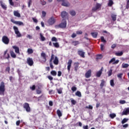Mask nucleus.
I'll use <instances>...</instances> for the list:
<instances>
[{"label": "nucleus", "instance_id": "nucleus-47", "mask_svg": "<svg viewBox=\"0 0 129 129\" xmlns=\"http://www.w3.org/2000/svg\"><path fill=\"white\" fill-rule=\"evenodd\" d=\"M101 42H103V43H106V40L104 39V37L103 36L101 37Z\"/></svg>", "mask_w": 129, "mask_h": 129}, {"label": "nucleus", "instance_id": "nucleus-22", "mask_svg": "<svg viewBox=\"0 0 129 129\" xmlns=\"http://www.w3.org/2000/svg\"><path fill=\"white\" fill-rule=\"evenodd\" d=\"M91 35H92V37L95 39V38H97V35H98V33L91 32Z\"/></svg>", "mask_w": 129, "mask_h": 129}, {"label": "nucleus", "instance_id": "nucleus-55", "mask_svg": "<svg viewBox=\"0 0 129 129\" xmlns=\"http://www.w3.org/2000/svg\"><path fill=\"white\" fill-rule=\"evenodd\" d=\"M54 60V54H52L51 56V58L49 62H52Z\"/></svg>", "mask_w": 129, "mask_h": 129}, {"label": "nucleus", "instance_id": "nucleus-3", "mask_svg": "<svg viewBox=\"0 0 129 129\" xmlns=\"http://www.w3.org/2000/svg\"><path fill=\"white\" fill-rule=\"evenodd\" d=\"M13 30L18 38H20V37L22 36V34H21V33H20V31H19V28H18L17 26H13Z\"/></svg>", "mask_w": 129, "mask_h": 129}, {"label": "nucleus", "instance_id": "nucleus-4", "mask_svg": "<svg viewBox=\"0 0 129 129\" xmlns=\"http://www.w3.org/2000/svg\"><path fill=\"white\" fill-rule=\"evenodd\" d=\"M2 42L5 44V45L9 44V43H10V39H9V37L7 36H4L2 37Z\"/></svg>", "mask_w": 129, "mask_h": 129}, {"label": "nucleus", "instance_id": "nucleus-17", "mask_svg": "<svg viewBox=\"0 0 129 129\" xmlns=\"http://www.w3.org/2000/svg\"><path fill=\"white\" fill-rule=\"evenodd\" d=\"M13 48L14 49L15 53L17 54H20V48L16 46H13Z\"/></svg>", "mask_w": 129, "mask_h": 129}, {"label": "nucleus", "instance_id": "nucleus-33", "mask_svg": "<svg viewBox=\"0 0 129 129\" xmlns=\"http://www.w3.org/2000/svg\"><path fill=\"white\" fill-rule=\"evenodd\" d=\"M53 45L55 48H59L60 47V45H59V43L58 42H55V43H53Z\"/></svg>", "mask_w": 129, "mask_h": 129}, {"label": "nucleus", "instance_id": "nucleus-18", "mask_svg": "<svg viewBox=\"0 0 129 129\" xmlns=\"http://www.w3.org/2000/svg\"><path fill=\"white\" fill-rule=\"evenodd\" d=\"M61 6H63V7H69L70 4H69V2L63 0L61 4Z\"/></svg>", "mask_w": 129, "mask_h": 129}, {"label": "nucleus", "instance_id": "nucleus-51", "mask_svg": "<svg viewBox=\"0 0 129 129\" xmlns=\"http://www.w3.org/2000/svg\"><path fill=\"white\" fill-rule=\"evenodd\" d=\"M126 9L127 10H128L129 9V0L127 1V3H126Z\"/></svg>", "mask_w": 129, "mask_h": 129}, {"label": "nucleus", "instance_id": "nucleus-56", "mask_svg": "<svg viewBox=\"0 0 129 129\" xmlns=\"http://www.w3.org/2000/svg\"><path fill=\"white\" fill-rule=\"evenodd\" d=\"M49 65L51 69H54V66H53V64L52 63L51 61L50 62Z\"/></svg>", "mask_w": 129, "mask_h": 129}, {"label": "nucleus", "instance_id": "nucleus-64", "mask_svg": "<svg viewBox=\"0 0 129 129\" xmlns=\"http://www.w3.org/2000/svg\"><path fill=\"white\" fill-rule=\"evenodd\" d=\"M83 129H88V125L83 126Z\"/></svg>", "mask_w": 129, "mask_h": 129}, {"label": "nucleus", "instance_id": "nucleus-61", "mask_svg": "<svg viewBox=\"0 0 129 129\" xmlns=\"http://www.w3.org/2000/svg\"><path fill=\"white\" fill-rule=\"evenodd\" d=\"M9 3L11 5V6H14V2H13V0H9Z\"/></svg>", "mask_w": 129, "mask_h": 129}, {"label": "nucleus", "instance_id": "nucleus-62", "mask_svg": "<svg viewBox=\"0 0 129 129\" xmlns=\"http://www.w3.org/2000/svg\"><path fill=\"white\" fill-rule=\"evenodd\" d=\"M49 105H50V106H53V101H49Z\"/></svg>", "mask_w": 129, "mask_h": 129}, {"label": "nucleus", "instance_id": "nucleus-7", "mask_svg": "<svg viewBox=\"0 0 129 129\" xmlns=\"http://www.w3.org/2000/svg\"><path fill=\"white\" fill-rule=\"evenodd\" d=\"M11 22L15 25H18V26H24V23L22 21H16L14 19H11Z\"/></svg>", "mask_w": 129, "mask_h": 129}, {"label": "nucleus", "instance_id": "nucleus-9", "mask_svg": "<svg viewBox=\"0 0 129 129\" xmlns=\"http://www.w3.org/2000/svg\"><path fill=\"white\" fill-rule=\"evenodd\" d=\"M127 114H129V107L125 108L122 112V115H127Z\"/></svg>", "mask_w": 129, "mask_h": 129}, {"label": "nucleus", "instance_id": "nucleus-34", "mask_svg": "<svg viewBox=\"0 0 129 129\" xmlns=\"http://www.w3.org/2000/svg\"><path fill=\"white\" fill-rule=\"evenodd\" d=\"M108 73V77H110L111 75H112V70L110 69L109 71L107 72Z\"/></svg>", "mask_w": 129, "mask_h": 129}, {"label": "nucleus", "instance_id": "nucleus-10", "mask_svg": "<svg viewBox=\"0 0 129 129\" xmlns=\"http://www.w3.org/2000/svg\"><path fill=\"white\" fill-rule=\"evenodd\" d=\"M78 54L80 56V57H82V58H85V52H84L82 50H78Z\"/></svg>", "mask_w": 129, "mask_h": 129}, {"label": "nucleus", "instance_id": "nucleus-41", "mask_svg": "<svg viewBox=\"0 0 129 129\" xmlns=\"http://www.w3.org/2000/svg\"><path fill=\"white\" fill-rule=\"evenodd\" d=\"M71 100L72 104H73V105H75V104H76L77 103V102L75 101V100L72 98H71Z\"/></svg>", "mask_w": 129, "mask_h": 129}, {"label": "nucleus", "instance_id": "nucleus-8", "mask_svg": "<svg viewBox=\"0 0 129 129\" xmlns=\"http://www.w3.org/2000/svg\"><path fill=\"white\" fill-rule=\"evenodd\" d=\"M72 59H69L68 62V71L70 72V70L71 69V67L72 66Z\"/></svg>", "mask_w": 129, "mask_h": 129}, {"label": "nucleus", "instance_id": "nucleus-32", "mask_svg": "<svg viewBox=\"0 0 129 129\" xmlns=\"http://www.w3.org/2000/svg\"><path fill=\"white\" fill-rule=\"evenodd\" d=\"M113 5V1L112 0H109V2L108 3V7H112Z\"/></svg>", "mask_w": 129, "mask_h": 129}, {"label": "nucleus", "instance_id": "nucleus-1", "mask_svg": "<svg viewBox=\"0 0 129 129\" xmlns=\"http://www.w3.org/2000/svg\"><path fill=\"white\" fill-rule=\"evenodd\" d=\"M6 91V85L5 82H2L0 84V95H5Z\"/></svg>", "mask_w": 129, "mask_h": 129}, {"label": "nucleus", "instance_id": "nucleus-53", "mask_svg": "<svg viewBox=\"0 0 129 129\" xmlns=\"http://www.w3.org/2000/svg\"><path fill=\"white\" fill-rule=\"evenodd\" d=\"M82 31H77V32H76V34H77V35H82Z\"/></svg>", "mask_w": 129, "mask_h": 129}, {"label": "nucleus", "instance_id": "nucleus-12", "mask_svg": "<svg viewBox=\"0 0 129 129\" xmlns=\"http://www.w3.org/2000/svg\"><path fill=\"white\" fill-rule=\"evenodd\" d=\"M86 78L91 77V70H89L85 74Z\"/></svg>", "mask_w": 129, "mask_h": 129}, {"label": "nucleus", "instance_id": "nucleus-40", "mask_svg": "<svg viewBox=\"0 0 129 129\" xmlns=\"http://www.w3.org/2000/svg\"><path fill=\"white\" fill-rule=\"evenodd\" d=\"M71 90L73 91V92H75V91H76V90H77V87H76L75 86H73L72 87Z\"/></svg>", "mask_w": 129, "mask_h": 129}, {"label": "nucleus", "instance_id": "nucleus-45", "mask_svg": "<svg viewBox=\"0 0 129 129\" xmlns=\"http://www.w3.org/2000/svg\"><path fill=\"white\" fill-rule=\"evenodd\" d=\"M122 66L123 68H127V67H128L129 65L127 63H124V64L123 63Z\"/></svg>", "mask_w": 129, "mask_h": 129}, {"label": "nucleus", "instance_id": "nucleus-43", "mask_svg": "<svg viewBox=\"0 0 129 129\" xmlns=\"http://www.w3.org/2000/svg\"><path fill=\"white\" fill-rule=\"evenodd\" d=\"M96 8L98 10L99 9H100L101 8V4L97 3L96 5Z\"/></svg>", "mask_w": 129, "mask_h": 129}, {"label": "nucleus", "instance_id": "nucleus-29", "mask_svg": "<svg viewBox=\"0 0 129 129\" xmlns=\"http://www.w3.org/2000/svg\"><path fill=\"white\" fill-rule=\"evenodd\" d=\"M127 121H128V118H124L121 121V123L122 124H124V123L127 122Z\"/></svg>", "mask_w": 129, "mask_h": 129}, {"label": "nucleus", "instance_id": "nucleus-58", "mask_svg": "<svg viewBox=\"0 0 129 129\" xmlns=\"http://www.w3.org/2000/svg\"><path fill=\"white\" fill-rule=\"evenodd\" d=\"M42 17L43 18H45V17H46V12H45V11H42Z\"/></svg>", "mask_w": 129, "mask_h": 129}, {"label": "nucleus", "instance_id": "nucleus-44", "mask_svg": "<svg viewBox=\"0 0 129 129\" xmlns=\"http://www.w3.org/2000/svg\"><path fill=\"white\" fill-rule=\"evenodd\" d=\"M118 78H120V79H122V73L118 74L117 75Z\"/></svg>", "mask_w": 129, "mask_h": 129}, {"label": "nucleus", "instance_id": "nucleus-54", "mask_svg": "<svg viewBox=\"0 0 129 129\" xmlns=\"http://www.w3.org/2000/svg\"><path fill=\"white\" fill-rule=\"evenodd\" d=\"M104 45L101 44L100 45V49L101 51H103V50H104Z\"/></svg>", "mask_w": 129, "mask_h": 129}, {"label": "nucleus", "instance_id": "nucleus-42", "mask_svg": "<svg viewBox=\"0 0 129 129\" xmlns=\"http://www.w3.org/2000/svg\"><path fill=\"white\" fill-rule=\"evenodd\" d=\"M27 53H28V54H32L33 49L31 48H28L27 50Z\"/></svg>", "mask_w": 129, "mask_h": 129}, {"label": "nucleus", "instance_id": "nucleus-15", "mask_svg": "<svg viewBox=\"0 0 129 129\" xmlns=\"http://www.w3.org/2000/svg\"><path fill=\"white\" fill-rule=\"evenodd\" d=\"M80 63L78 62H76L74 63V68H75V71L76 72H77V71L78 70V68L79 67V65Z\"/></svg>", "mask_w": 129, "mask_h": 129}, {"label": "nucleus", "instance_id": "nucleus-23", "mask_svg": "<svg viewBox=\"0 0 129 129\" xmlns=\"http://www.w3.org/2000/svg\"><path fill=\"white\" fill-rule=\"evenodd\" d=\"M80 43L78 41H73L72 42V44L73 45V46H77V45H79Z\"/></svg>", "mask_w": 129, "mask_h": 129}, {"label": "nucleus", "instance_id": "nucleus-2", "mask_svg": "<svg viewBox=\"0 0 129 129\" xmlns=\"http://www.w3.org/2000/svg\"><path fill=\"white\" fill-rule=\"evenodd\" d=\"M62 21L63 22H61L59 25H56L55 28H61V29H65L67 25V22H66V20L64 19L62 20Z\"/></svg>", "mask_w": 129, "mask_h": 129}, {"label": "nucleus", "instance_id": "nucleus-13", "mask_svg": "<svg viewBox=\"0 0 129 129\" xmlns=\"http://www.w3.org/2000/svg\"><path fill=\"white\" fill-rule=\"evenodd\" d=\"M103 71V67H102L101 70H100L98 72H97L96 76L97 77H100V76H101V74H102Z\"/></svg>", "mask_w": 129, "mask_h": 129}, {"label": "nucleus", "instance_id": "nucleus-31", "mask_svg": "<svg viewBox=\"0 0 129 129\" xmlns=\"http://www.w3.org/2000/svg\"><path fill=\"white\" fill-rule=\"evenodd\" d=\"M40 37L41 41H45V40H46V38H45V37L43 36V34L42 33H40Z\"/></svg>", "mask_w": 129, "mask_h": 129}, {"label": "nucleus", "instance_id": "nucleus-24", "mask_svg": "<svg viewBox=\"0 0 129 129\" xmlns=\"http://www.w3.org/2000/svg\"><path fill=\"white\" fill-rule=\"evenodd\" d=\"M37 94H41L42 93V90H41V88L38 86V89L36 90Z\"/></svg>", "mask_w": 129, "mask_h": 129}, {"label": "nucleus", "instance_id": "nucleus-48", "mask_svg": "<svg viewBox=\"0 0 129 129\" xmlns=\"http://www.w3.org/2000/svg\"><path fill=\"white\" fill-rule=\"evenodd\" d=\"M51 41L52 42H57V41H58V40L57 39V38L55 37H53L51 38Z\"/></svg>", "mask_w": 129, "mask_h": 129}, {"label": "nucleus", "instance_id": "nucleus-28", "mask_svg": "<svg viewBox=\"0 0 129 129\" xmlns=\"http://www.w3.org/2000/svg\"><path fill=\"white\" fill-rule=\"evenodd\" d=\"M75 95H76V96H78V97H81V96H82V95L81 94V92L79 91H77L76 92Z\"/></svg>", "mask_w": 129, "mask_h": 129}, {"label": "nucleus", "instance_id": "nucleus-26", "mask_svg": "<svg viewBox=\"0 0 129 129\" xmlns=\"http://www.w3.org/2000/svg\"><path fill=\"white\" fill-rule=\"evenodd\" d=\"M11 56L12 58H16L17 57V55H16V53L14 52V51H11L10 52Z\"/></svg>", "mask_w": 129, "mask_h": 129}, {"label": "nucleus", "instance_id": "nucleus-16", "mask_svg": "<svg viewBox=\"0 0 129 129\" xmlns=\"http://www.w3.org/2000/svg\"><path fill=\"white\" fill-rule=\"evenodd\" d=\"M61 18L64 19V18H66L68 16V13L66 12V11H62L60 15Z\"/></svg>", "mask_w": 129, "mask_h": 129}, {"label": "nucleus", "instance_id": "nucleus-27", "mask_svg": "<svg viewBox=\"0 0 129 129\" xmlns=\"http://www.w3.org/2000/svg\"><path fill=\"white\" fill-rule=\"evenodd\" d=\"M56 113L58 116V117H61L62 116V112H61V111L59 109L57 110Z\"/></svg>", "mask_w": 129, "mask_h": 129}, {"label": "nucleus", "instance_id": "nucleus-52", "mask_svg": "<svg viewBox=\"0 0 129 129\" xmlns=\"http://www.w3.org/2000/svg\"><path fill=\"white\" fill-rule=\"evenodd\" d=\"M119 103L120 104H124V103H126V102L125 100H120L119 101Z\"/></svg>", "mask_w": 129, "mask_h": 129}, {"label": "nucleus", "instance_id": "nucleus-37", "mask_svg": "<svg viewBox=\"0 0 129 129\" xmlns=\"http://www.w3.org/2000/svg\"><path fill=\"white\" fill-rule=\"evenodd\" d=\"M70 15L71 16H75L76 15V12H75L74 10H72L70 12Z\"/></svg>", "mask_w": 129, "mask_h": 129}, {"label": "nucleus", "instance_id": "nucleus-30", "mask_svg": "<svg viewBox=\"0 0 129 129\" xmlns=\"http://www.w3.org/2000/svg\"><path fill=\"white\" fill-rule=\"evenodd\" d=\"M115 55L116 56H122V55H123V52L122 51H120V52H116L115 53Z\"/></svg>", "mask_w": 129, "mask_h": 129}, {"label": "nucleus", "instance_id": "nucleus-46", "mask_svg": "<svg viewBox=\"0 0 129 129\" xmlns=\"http://www.w3.org/2000/svg\"><path fill=\"white\" fill-rule=\"evenodd\" d=\"M115 61V58L113 57L111 59V60L109 61V64H111V63L114 62Z\"/></svg>", "mask_w": 129, "mask_h": 129}, {"label": "nucleus", "instance_id": "nucleus-20", "mask_svg": "<svg viewBox=\"0 0 129 129\" xmlns=\"http://www.w3.org/2000/svg\"><path fill=\"white\" fill-rule=\"evenodd\" d=\"M41 57H42V58H43V60H44L45 61H46L47 60L46 53H45L44 52H42L41 53Z\"/></svg>", "mask_w": 129, "mask_h": 129}, {"label": "nucleus", "instance_id": "nucleus-60", "mask_svg": "<svg viewBox=\"0 0 129 129\" xmlns=\"http://www.w3.org/2000/svg\"><path fill=\"white\" fill-rule=\"evenodd\" d=\"M57 91L58 94H61L62 93V90L61 89H57Z\"/></svg>", "mask_w": 129, "mask_h": 129}, {"label": "nucleus", "instance_id": "nucleus-11", "mask_svg": "<svg viewBox=\"0 0 129 129\" xmlns=\"http://www.w3.org/2000/svg\"><path fill=\"white\" fill-rule=\"evenodd\" d=\"M27 63L29 66H33V59L31 57H28L27 59Z\"/></svg>", "mask_w": 129, "mask_h": 129}, {"label": "nucleus", "instance_id": "nucleus-14", "mask_svg": "<svg viewBox=\"0 0 129 129\" xmlns=\"http://www.w3.org/2000/svg\"><path fill=\"white\" fill-rule=\"evenodd\" d=\"M1 6L2 7V9H4L5 11H7L8 7L7 5L3 2V1L0 2Z\"/></svg>", "mask_w": 129, "mask_h": 129}, {"label": "nucleus", "instance_id": "nucleus-25", "mask_svg": "<svg viewBox=\"0 0 129 129\" xmlns=\"http://www.w3.org/2000/svg\"><path fill=\"white\" fill-rule=\"evenodd\" d=\"M111 18H112V21H113V22H115V21H116V15L115 14H112L111 16Z\"/></svg>", "mask_w": 129, "mask_h": 129}, {"label": "nucleus", "instance_id": "nucleus-50", "mask_svg": "<svg viewBox=\"0 0 129 129\" xmlns=\"http://www.w3.org/2000/svg\"><path fill=\"white\" fill-rule=\"evenodd\" d=\"M40 4L42 5V6H45L46 5V1L43 0V1H40Z\"/></svg>", "mask_w": 129, "mask_h": 129}, {"label": "nucleus", "instance_id": "nucleus-59", "mask_svg": "<svg viewBox=\"0 0 129 129\" xmlns=\"http://www.w3.org/2000/svg\"><path fill=\"white\" fill-rule=\"evenodd\" d=\"M118 62H119V60H115L112 64L114 65V64H118Z\"/></svg>", "mask_w": 129, "mask_h": 129}, {"label": "nucleus", "instance_id": "nucleus-35", "mask_svg": "<svg viewBox=\"0 0 129 129\" xmlns=\"http://www.w3.org/2000/svg\"><path fill=\"white\" fill-rule=\"evenodd\" d=\"M50 74L52 75V76H56V75H57V72H56L55 71H52L50 72Z\"/></svg>", "mask_w": 129, "mask_h": 129}, {"label": "nucleus", "instance_id": "nucleus-63", "mask_svg": "<svg viewBox=\"0 0 129 129\" xmlns=\"http://www.w3.org/2000/svg\"><path fill=\"white\" fill-rule=\"evenodd\" d=\"M123 127H124L125 128L126 127H128V124L126 123L124 125H123Z\"/></svg>", "mask_w": 129, "mask_h": 129}, {"label": "nucleus", "instance_id": "nucleus-49", "mask_svg": "<svg viewBox=\"0 0 129 129\" xmlns=\"http://www.w3.org/2000/svg\"><path fill=\"white\" fill-rule=\"evenodd\" d=\"M11 70V68L10 67H7L6 69V72H8V73H10V71Z\"/></svg>", "mask_w": 129, "mask_h": 129}, {"label": "nucleus", "instance_id": "nucleus-21", "mask_svg": "<svg viewBox=\"0 0 129 129\" xmlns=\"http://www.w3.org/2000/svg\"><path fill=\"white\" fill-rule=\"evenodd\" d=\"M53 63L55 65H58V64H59V59H58V57L57 56L55 57Z\"/></svg>", "mask_w": 129, "mask_h": 129}, {"label": "nucleus", "instance_id": "nucleus-36", "mask_svg": "<svg viewBox=\"0 0 129 129\" xmlns=\"http://www.w3.org/2000/svg\"><path fill=\"white\" fill-rule=\"evenodd\" d=\"M104 83H105V81H104V80H102L100 86L101 87H103V86H104Z\"/></svg>", "mask_w": 129, "mask_h": 129}, {"label": "nucleus", "instance_id": "nucleus-6", "mask_svg": "<svg viewBox=\"0 0 129 129\" xmlns=\"http://www.w3.org/2000/svg\"><path fill=\"white\" fill-rule=\"evenodd\" d=\"M23 107L25 109H26V110L27 112H30V111H31V108L30 107V106L29 105V103H25L23 104Z\"/></svg>", "mask_w": 129, "mask_h": 129}, {"label": "nucleus", "instance_id": "nucleus-39", "mask_svg": "<svg viewBox=\"0 0 129 129\" xmlns=\"http://www.w3.org/2000/svg\"><path fill=\"white\" fill-rule=\"evenodd\" d=\"M109 116L111 118H114V117L116 116V115L115 113H111L110 114Z\"/></svg>", "mask_w": 129, "mask_h": 129}, {"label": "nucleus", "instance_id": "nucleus-5", "mask_svg": "<svg viewBox=\"0 0 129 129\" xmlns=\"http://www.w3.org/2000/svg\"><path fill=\"white\" fill-rule=\"evenodd\" d=\"M56 22V19L54 18V17H51L49 18L47 21L48 24L52 26V25H54Z\"/></svg>", "mask_w": 129, "mask_h": 129}, {"label": "nucleus", "instance_id": "nucleus-57", "mask_svg": "<svg viewBox=\"0 0 129 129\" xmlns=\"http://www.w3.org/2000/svg\"><path fill=\"white\" fill-rule=\"evenodd\" d=\"M77 34L76 33H73L72 35H71L72 38H76L77 37Z\"/></svg>", "mask_w": 129, "mask_h": 129}, {"label": "nucleus", "instance_id": "nucleus-38", "mask_svg": "<svg viewBox=\"0 0 129 129\" xmlns=\"http://www.w3.org/2000/svg\"><path fill=\"white\" fill-rule=\"evenodd\" d=\"M110 84L111 86L113 87L114 86V81L113 80H111L110 81Z\"/></svg>", "mask_w": 129, "mask_h": 129}, {"label": "nucleus", "instance_id": "nucleus-19", "mask_svg": "<svg viewBox=\"0 0 129 129\" xmlns=\"http://www.w3.org/2000/svg\"><path fill=\"white\" fill-rule=\"evenodd\" d=\"M14 16H15V17H17V18H21V14L16 11H14Z\"/></svg>", "mask_w": 129, "mask_h": 129}]
</instances>
